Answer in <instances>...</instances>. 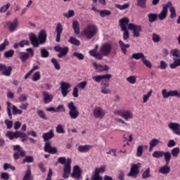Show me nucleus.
<instances>
[{
	"mask_svg": "<svg viewBox=\"0 0 180 180\" xmlns=\"http://www.w3.org/2000/svg\"><path fill=\"white\" fill-rule=\"evenodd\" d=\"M54 50L55 51L60 53L58 55L59 58H62V57H64V56H67V53H68V47L61 48V46H57L54 47Z\"/></svg>",
	"mask_w": 180,
	"mask_h": 180,
	"instance_id": "nucleus-16",
	"label": "nucleus"
},
{
	"mask_svg": "<svg viewBox=\"0 0 180 180\" xmlns=\"http://www.w3.org/2000/svg\"><path fill=\"white\" fill-rule=\"evenodd\" d=\"M40 78H41L40 72H39V71L36 72L33 75L32 81H34V82L39 81V79H40Z\"/></svg>",
	"mask_w": 180,
	"mask_h": 180,
	"instance_id": "nucleus-62",
	"label": "nucleus"
},
{
	"mask_svg": "<svg viewBox=\"0 0 180 180\" xmlns=\"http://www.w3.org/2000/svg\"><path fill=\"white\" fill-rule=\"evenodd\" d=\"M114 115L121 116L126 122L133 119V112L129 110H114Z\"/></svg>",
	"mask_w": 180,
	"mask_h": 180,
	"instance_id": "nucleus-5",
	"label": "nucleus"
},
{
	"mask_svg": "<svg viewBox=\"0 0 180 180\" xmlns=\"http://www.w3.org/2000/svg\"><path fill=\"white\" fill-rule=\"evenodd\" d=\"M0 72L5 77H11L12 74V66L7 67L5 64L0 63Z\"/></svg>",
	"mask_w": 180,
	"mask_h": 180,
	"instance_id": "nucleus-15",
	"label": "nucleus"
},
{
	"mask_svg": "<svg viewBox=\"0 0 180 180\" xmlns=\"http://www.w3.org/2000/svg\"><path fill=\"white\" fill-rule=\"evenodd\" d=\"M143 64L146 66L147 68H151L153 67V64L151 62L147 59V57L145 56V58L142 60Z\"/></svg>",
	"mask_w": 180,
	"mask_h": 180,
	"instance_id": "nucleus-52",
	"label": "nucleus"
},
{
	"mask_svg": "<svg viewBox=\"0 0 180 180\" xmlns=\"http://www.w3.org/2000/svg\"><path fill=\"white\" fill-rule=\"evenodd\" d=\"M18 56L22 61V63H25V61L27 60V58H29V53L26 52H19Z\"/></svg>",
	"mask_w": 180,
	"mask_h": 180,
	"instance_id": "nucleus-36",
	"label": "nucleus"
},
{
	"mask_svg": "<svg viewBox=\"0 0 180 180\" xmlns=\"http://www.w3.org/2000/svg\"><path fill=\"white\" fill-rule=\"evenodd\" d=\"M168 127L170 130H172L174 134H176L180 130V124L178 122H170L168 124Z\"/></svg>",
	"mask_w": 180,
	"mask_h": 180,
	"instance_id": "nucleus-24",
	"label": "nucleus"
},
{
	"mask_svg": "<svg viewBox=\"0 0 180 180\" xmlns=\"http://www.w3.org/2000/svg\"><path fill=\"white\" fill-rule=\"evenodd\" d=\"M75 15V12H74V10H69L68 13H64L63 16L65 18H67L68 19H70V18L74 17Z\"/></svg>",
	"mask_w": 180,
	"mask_h": 180,
	"instance_id": "nucleus-51",
	"label": "nucleus"
},
{
	"mask_svg": "<svg viewBox=\"0 0 180 180\" xmlns=\"http://www.w3.org/2000/svg\"><path fill=\"white\" fill-rule=\"evenodd\" d=\"M161 93L163 99H168L169 97L178 96L179 95V91L177 90L168 91L166 89H162Z\"/></svg>",
	"mask_w": 180,
	"mask_h": 180,
	"instance_id": "nucleus-8",
	"label": "nucleus"
},
{
	"mask_svg": "<svg viewBox=\"0 0 180 180\" xmlns=\"http://www.w3.org/2000/svg\"><path fill=\"white\" fill-rule=\"evenodd\" d=\"M126 81L129 82V84H131L134 85L137 82V76L136 75H131L126 78Z\"/></svg>",
	"mask_w": 180,
	"mask_h": 180,
	"instance_id": "nucleus-37",
	"label": "nucleus"
},
{
	"mask_svg": "<svg viewBox=\"0 0 180 180\" xmlns=\"http://www.w3.org/2000/svg\"><path fill=\"white\" fill-rule=\"evenodd\" d=\"M18 101L19 102H21V103L26 102V101H27V95L20 94V96L18 97Z\"/></svg>",
	"mask_w": 180,
	"mask_h": 180,
	"instance_id": "nucleus-64",
	"label": "nucleus"
},
{
	"mask_svg": "<svg viewBox=\"0 0 180 180\" xmlns=\"http://www.w3.org/2000/svg\"><path fill=\"white\" fill-rule=\"evenodd\" d=\"M163 157L166 165H168L171 161V158H172V155L169 151L163 152Z\"/></svg>",
	"mask_w": 180,
	"mask_h": 180,
	"instance_id": "nucleus-32",
	"label": "nucleus"
},
{
	"mask_svg": "<svg viewBox=\"0 0 180 180\" xmlns=\"http://www.w3.org/2000/svg\"><path fill=\"white\" fill-rule=\"evenodd\" d=\"M160 174H162V175H167L171 172V167L168 166V165H164L162 167H160L159 169Z\"/></svg>",
	"mask_w": 180,
	"mask_h": 180,
	"instance_id": "nucleus-26",
	"label": "nucleus"
},
{
	"mask_svg": "<svg viewBox=\"0 0 180 180\" xmlns=\"http://www.w3.org/2000/svg\"><path fill=\"white\" fill-rule=\"evenodd\" d=\"M68 108H69V116H70L71 119H77L79 116V111L75 106L74 102L71 101L69 103Z\"/></svg>",
	"mask_w": 180,
	"mask_h": 180,
	"instance_id": "nucleus-7",
	"label": "nucleus"
},
{
	"mask_svg": "<svg viewBox=\"0 0 180 180\" xmlns=\"http://www.w3.org/2000/svg\"><path fill=\"white\" fill-rule=\"evenodd\" d=\"M81 169L79 166H75L73 167V172L71 174L72 178L79 180L81 179Z\"/></svg>",
	"mask_w": 180,
	"mask_h": 180,
	"instance_id": "nucleus-23",
	"label": "nucleus"
},
{
	"mask_svg": "<svg viewBox=\"0 0 180 180\" xmlns=\"http://www.w3.org/2000/svg\"><path fill=\"white\" fill-rule=\"evenodd\" d=\"M167 15H168V9H167L165 4H164L160 13L158 15V18L159 20H164V19H167Z\"/></svg>",
	"mask_w": 180,
	"mask_h": 180,
	"instance_id": "nucleus-25",
	"label": "nucleus"
},
{
	"mask_svg": "<svg viewBox=\"0 0 180 180\" xmlns=\"http://www.w3.org/2000/svg\"><path fill=\"white\" fill-rule=\"evenodd\" d=\"M119 46L123 53V54H127V49H129V47H130L129 44H125L124 42H123V41H122L121 39L118 41Z\"/></svg>",
	"mask_w": 180,
	"mask_h": 180,
	"instance_id": "nucleus-28",
	"label": "nucleus"
},
{
	"mask_svg": "<svg viewBox=\"0 0 180 180\" xmlns=\"http://www.w3.org/2000/svg\"><path fill=\"white\" fill-rule=\"evenodd\" d=\"M32 170L30 169V166H28L22 180H32Z\"/></svg>",
	"mask_w": 180,
	"mask_h": 180,
	"instance_id": "nucleus-33",
	"label": "nucleus"
},
{
	"mask_svg": "<svg viewBox=\"0 0 180 180\" xmlns=\"http://www.w3.org/2000/svg\"><path fill=\"white\" fill-rule=\"evenodd\" d=\"M152 157H153V158H162V157H164V151L155 150L152 154Z\"/></svg>",
	"mask_w": 180,
	"mask_h": 180,
	"instance_id": "nucleus-40",
	"label": "nucleus"
},
{
	"mask_svg": "<svg viewBox=\"0 0 180 180\" xmlns=\"http://www.w3.org/2000/svg\"><path fill=\"white\" fill-rule=\"evenodd\" d=\"M158 18V14L157 13H149L148 15V22L150 23H154Z\"/></svg>",
	"mask_w": 180,
	"mask_h": 180,
	"instance_id": "nucleus-35",
	"label": "nucleus"
},
{
	"mask_svg": "<svg viewBox=\"0 0 180 180\" xmlns=\"http://www.w3.org/2000/svg\"><path fill=\"white\" fill-rule=\"evenodd\" d=\"M93 67L95 70L98 71V72H102L103 71H109L110 68L108 66V65H101L98 64L96 62L93 63Z\"/></svg>",
	"mask_w": 180,
	"mask_h": 180,
	"instance_id": "nucleus-17",
	"label": "nucleus"
},
{
	"mask_svg": "<svg viewBox=\"0 0 180 180\" xmlns=\"http://www.w3.org/2000/svg\"><path fill=\"white\" fill-rule=\"evenodd\" d=\"M129 22H130V20L127 18H124L119 20L121 30L122 32H124L123 39L125 41L127 40L129 37H130V34L129 30H127V26L129 27Z\"/></svg>",
	"mask_w": 180,
	"mask_h": 180,
	"instance_id": "nucleus-4",
	"label": "nucleus"
},
{
	"mask_svg": "<svg viewBox=\"0 0 180 180\" xmlns=\"http://www.w3.org/2000/svg\"><path fill=\"white\" fill-rule=\"evenodd\" d=\"M96 33H98V27L94 24L87 25L82 32V36L89 40L96 36Z\"/></svg>",
	"mask_w": 180,
	"mask_h": 180,
	"instance_id": "nucleus-2",
	"label": "nucleus"
},
{
	"mask_svg": "<svg viewBox=\"0 0 180 180\" xmlns=\"http://www.w3.org/2000/svg\"><path fill=\"white\" fill-rule=\"evenodd\" d=\"M56 131L58 134H64V133H65V131L64 130V127L63 126V124L57 125V127H56Z\"/></svg>",
	"mask_w": 180,
	"mask_h": 180,
	"instance_id": "nucleus-47",
	"label": "nucleus"
},
{
	"mask_svg": "<svg viewBox=\"0 0 180 180\" xmlns=\"http://www.w3.org/2000/svg\"><path fill=\"white\" fill-rule=\"evenodd\" d=\"M68 41L71 44H74V46H79L81 44V41H79V40L75 39L74 37H71L68 39Z\"/></svg>",
	"mask_w": 180,
	"mask_h": 180,
	"instance_id": "nucleus-44",
	"label": "nucleus"
},
{
	"mask_svg": "<svg viewBox=\"0 0 180 180\" xmlns=\"http://www.w3.org/2000/svg\"><path fill=\"white\" fill-rule=\"evenodd\" d=\"M112 53V44L105 43L100 48V54H101V59Z\"/></svg>",
	"mask_w": 180,
	"mask_h": 180,
	"instance_id": "nucleus-6",
	"label": "nucleus"
},
{
	"mask_svg": "<svg viewBox=\"0 0 180 180\" xmlns=\"http://www.w3.org/2000/svg\"><path fill=\"white\" fill-rule=\"evenodd\" d=\"M150 167H148L142 174L143 179H147V178H150L151 176V174H150Z\"/></svg>",
	"mask_w": 180,
	"mask_h": 180,
	"instance_id": "nucleus-49",
	"label": "nucleus"
},
{
	"mask_svg": "<svg viewBox=\"0 0 180 180\" xmlns=\"http://www.w3.org/2000/svg\"><path fill=\"white\" fill-rule=\"evenodd\" d=\"M167 9H169L170 12V18L171 19H174L176 18V10L175 9V7L172 5V2L168 1L167 4H165Z\"/></svg>",
	"mask_w": 180,
	"mask_h": 180,
	"instance_id": "nucleus-19",
	"label": "nucleus"
},
{
	"mask_svg": "<svg viewBox=\"0 0 180 180\" xmlns=\"http://www.w3.org/2000/svg\"><path fill=\"white\" fill-rule=\"evenodd\" d=\"M86 85H88V82H86V81H83L77 84L76 87L77 89L79 88L80 89H85Z\"/></svg>",
	"mask_w": 180,
	"mask_h": 180,
	"instance_id": "nucleus-60",
	"label": "nucleus"
},
{
	"mask_svg": "<svg viewBox=\"0 0 180 180\" xmlns=\"http://www.w3.org/2000/svg\"><path fill=\"white\" fill-rule=\"evenodd\" d=\"M30 40L34 47H39V44H44L47 40V32L45 30H41L39 32L38 38L36 34L31 33L30 34Z\"/></svg>",
	"mask_w": 180,
	"mask_h": 180,
	"instance_id": "nucleus-1",
	"label": "nucleus"
},
{
	"mask_svg": "<svg viewBox=\"0 0 180 180\" xmlns=\"http://www.w3.org/2000/svg\"><path fill=\"white\" fill-rule=\"evenodd\" d=\"M9 46V41L7 39H4V42L0 45V51H4L6 46Z\"/></svg>",
	"mask_w": 180,
	"mask_h": 180,
	"instance_id": "nucleus-55",
	"label": "nucleus"
},
{
	"mask_svg": "<svg viewBox=\"0 0 180 180\" xmlns=\"http://www.w3.org/2000/svg\"><path fill=\"white\" fill-rule=\"evenodd\" d=\"M160 143V141L155 138L153 139L150 142H149V151H151L155 146H158Z\"/></svg>",
	"mask_w": 180,
	"mask_h": 180,
	"instance_id": "nucleus-34",
	"label": "nucleus"
},
{
	"mask_svg": "<svg viewBox=\"0 0 180 180\" xmlns=\"http://www.w3.org/2000/svg\"><path fill=\"white\" fill-rule=\"evenodd\" d=\"M92 79L94 82H97L98 84H99V82H101V81L103 80L102 75H97L93 76Z\"/></svg>",
	"mask_w": 180,
	"mask_h": 180,
	"instance_id": "nucleus-61",
	"label": "nucleus"
},
{
	"mask_svg": "<svg viewBox=\"0 0 180 180\" xmlns=\"http://www.w3.org/2000/svg\"><path fill=\"white\" fill-rule=\"evenodd\" d=\"M89 53L90 56L94 57L96 60H102V54H101V52H97L96 49H92Z\"/></svg>",
	"mask_w": 180,
	"mask_h": 180,
	"instance_id": "nucleus-30",
	"label": "nucleus"
},
{
	"mask_svg": "<svg viewBox=\"0 0 180 180\" xmlns=\"http://www.w3.org/2000/svg\"><path fill=\"white\" fill-rule=\"evenodd\" d=\"M44 151L49 154H57V148L51 146V143L46 142L44 146Z\"/></svg>",
	"mask_w": 180,
	"mask_h": 180,
	"instance_id": "nucleus-20",
	"label": "nucleus"
},
{
	"mask_svg": "<svg viewBox=\"0 0 180 180\" xmlns=\"http://www.w3.org/2000/svg\"><path fill=\"white\" fill-rule=\"evenodd\" d=\"M72 27L75 30V34H78L79 33V22L77 20H74L72 22Z\"/></svg>",
	"mask_w": 180,
	"mask_h": 180,
	"instance_id": "nucleus-42",
	"label": "nucleus"
},
{
	"mask_svg": "<svg viewBox=\"0 0 180 180\" xmlns=\"http://www.w3.org/2000/svg\"><path fill=\"white\" fill-rule=\"evenodd\" d=\"M129 30H131L133 32L134 37H140V32H141V26L137 25L136 24L129 23L128 25Z\"/></svg>",
	"mask_w": 180,
	"mask_h": 180,
	"instance_id": "nucleus-10",
	"label": "nucleus"
},
{
	"mask_svg": "<svg viewBox=\"0 0 180 180\" xmlns=\"http://www.w3.org/2000/svg\"><path fill=\"white\" fill-rule=\"evenodd\" d=\"M63 25L61 22H58L56 27V41L57 43H60V40L61 39V33H63Z\"/></svg>",
	"mask_w": 180,
	"mask_h": 180,
	"instance_id": "nucleus-21",
	"label": "nucleus"
},
{
	"mask_svg": "<svg viewBox=\"0 0 180 180\" xmlns=\"http://www.w3.org/2000/svg\"><path fill=\"white\" fill-rule=\"evenodd\" d=\"M42 137L44 141H47V140H51V139H53V137H54V132L53 131V129L50 130L47 133H44Z\"/></svg>",
	"mask_w": 180,
	"mask_h": 180,
	"instance_id": "nucleus-31",
	"label": "nucleus"
},
{
	"mask_svg": "<svg viewBox=\"0 0 180 180\" xmlns=\"http://www.w3.org/2000/svg\"><path fill=\"white\" fill-rule=\"evenodd\" d=\"M152 40L154 43H160L161 41V37L155 33L152 35Z\"/></svg>",
	"mask_w": 180,
	"mask_h": 180,
	"instance_id": "nucleus-54",
	"label": "nucleus"
},
{
	"mask_svg": "<svg viewBox=\"0 0 180 180\" xmlns=\"http://www.w3.org/2000/svg\"><path fill=\"white\" fill-rule=\"evenodd\" d=\"M179 153H180L179 147H176L171 150L170 154H172V157H174V158H178V156L179 155Z\"/></svg>",
	"mask_w": 180,
	"mask_h": 180,
	"instance_id": "nucleus-39",
	"label": "nucleus"
},
{
	"mask_svg": "<svg viewBox=\"0 0 180 180\" xmlns=\"http://www.w3.org/2000/svg\"><path fill=\"white\" fill-rule=\"evenodd\" d=\"M71 159L68 158L67 162L64 165L63 175L64 179H68V176H70V174H71Z\"/></svg>",
	"mask_w": 180,
	"mask_h": 180,
	"instance_id": "nucleus-11",
	"label": "nucleus"
},
{
	"mask_svg": "<svg viewBox=\"0 0 180 180\" xmlns=\"http://www.w3.org/2000/svg\"><path fill=\"white\" fill-rule=\"evenodd\" d=\"M13 150L14 151H18L13 154L14 160H19V157H25L26 155V152L22 150V148L19 145L14 146Z\"/></svg>",
	"mask_w": 180,
	"mask_h": 180,
	"instance_id": "nucleus-12",
	"label": "nucleus"
},
{
	"mask_svg": "<svg viewBox=\"0 0 180 180\" xmlns=\"http://www.w3.org/2000/svg\"><path fill=\"white\" fill-rule=\"evenodd\" d=\"M153 94V89H150L146 94L143 96V103H147L148 99H150L151 95Z\"/></svg>",
	"mask_w": 180,
	"mask_h": 180,
	"instance_id": "nucleus-41",
	"label": "nucleus"
},
{
	"mask_svg": "<svg viewBox=\"0 0 180 180\" xmlns=\"http://www.w3.org/2000/svg\"><path fill=\"white\" fill-rule=\"evenodd\" d=\"M99 13L101 18H105V16H109L112 13L109 10H103L99 11Z\"/></svg>",
	"mask_w": 180,
	"mask_h": 180,
	"instance_id": "nucleus-58",
	"label": "nucleus"
},
{
	"mask_svg": "<svg viewBox=\"0 0 180 180\" xmlns=\"http://www.w3.org/2000/svg\"><path fill=\"white\" fill-rule=\"evenodd\" d=\"M93 115L96 119H103L106 113L105 112V110H103V108L101 107H96L93 110Z\"/></svg>",
	"mask_w": 180,
	"mask_h": 180,
	"instance_id": "nucleus-14",
	"label": "nucleus"
},
{
	"mask_svg": "<svg viewBox=\"0 0 180 180\" xmlns=\"http://www.w3.org/2000/svg\"><path fill=\"white\" fill-rule=\"evenodd\" d=\"M15 139H19V137H20V139L23 137H26V134L25 132H20L19 131H16L15 132Z\"/></svg>",
	"mask_w": 180,
	"mask_h": 180,
	"instance_id": "nucleus-63",
	"label": "nucleus"
},
{
	"mask_svg": "<svg viewBox=\"0 0 180 180\" xmlns=\"http://www.w3.org/2000/svg\"><path fill=\"white\" fill-rule=\"evenodd\" d=\"M42 96L44 99V103L46 104L50 103V102H52L54 98V96L53 94H50L47 91H43Z\"/></svg>",
	"mask_w": 180,
	"mask_h": 180,
	"instance_id": "nucleus-22",
	"label": "nucleus"
},
{
	"mask_svg": "<svg viewBox=\"0 0 180 180\" xmlns=\"http://www.w3.org/2000/svg\"><path fill=\"white\" fill-rule=\"evenodd\" d=\"M106 171V165H102L101 167L96 168L94 175H99V174H103Z\"/></svg>",
	"mask_w": 180,
	"mask_h": 180,
	"instance_id": "nucleus-38",
	"label": "nucleus"
},
{
	"mask_svg": "<svg viewBox=\"0 0 180 180\" xmlns=\"http://www.w3.org/2000/svg\"><path fill=\"white\" fill-rule=\"evenodd\" d=\"M70 88H71V84L65 82H60L61 94L64 98L70 94Z\"/></svg>",
	"mask_w": 180,
	"mask_h": 180,
	"instance_id": "nucleus-13",
	"label": "nucleus"
},
{
	"mask_svg": "<svg viewBox=\"0 0 180 180\" xmlns=\"http://www.w3.org/2000/svg\"><path fill=\"white\" fill-rule=\"evenodd\" d=\"M143 151L144 147L142 145L139 146L136 148V157H141Z\"/></svg>",
	"mask_w": 180,
	"mask_h": 180,
	"instance_id": "nucleus-48",
	"label": "nucleus"
},
{
	"mask_svg": "<svg viewBox=\"0 0 180 180\" xmlns=\"http://www.w3.org/2000/svg\"><path fill=\"white\" fill-rule=\"evenodd\" d=\"M91 148H92V146H91L90 145H81L78 146L77 150L79 151V153H88V151L91 150Z\"/></svg>",
	"mask_w": 180,
	"mask_h": 180,
	"instance_id": "nucleus-27",
	"label": "nucleus"
},
{
	"mask_svg": "<svg viewBox=\"0 0 180 180\" xmlns=\"http://www.w3.org/2000/svg\"><path fill=\"white\" fill-rule=\"evenodd\" d=\"M137 6L146 9L147 8V0H136Z\"/></svg>",
	"mask_w": 180,
	"mask_h": 180,
	"instance_id": "nucleus-43",
	"label": "nucleus"
},
{
	"mask_svg": "<svg viewBox=\"0 0 180 180\" xmlns=\"http://www.w3.org/2000/svg\"><path fill=\"white\" fill-rule=\"evenodd\" d=\"M49 53L46 49H41V57L43 58H47L49 57Z\"/></svg>",
	"mask_w": 180,
	"mask_h": 180,
	"instance_id": "nucleus-59",
	"label": "nucleus"
},
{
	"mask_svg": "<svg viewBox=\"0 0 180 180\" xmlns=\"http://www.w3.org/2000/svg\"><path fill=\"white\" fill-rule=\"evenodd\" d=\"M12 110H13V115H22V113H23V110L18 108V107H16V105H12Z\"/></svg>",
	"mask_w": 180,
	"mask_h": 180,
	"instance_id": "nucleus-45",
	"label": "nucleus"
},
{
	"mask_svg": "<svg viewBox=\"0 0 180 180\" xmlns=\"http://www.w3.org/2000/svg\"><path fill=\"white\" fill-rule=\"evenodd\" d=\"M141 167V163H137V164H132L131 165V170L127 174V176H131V178H136L137 175H139V173L140 171L139 170V168Z\"/></svg>",
	"mask_w": 180,
	"mask_h": 180,
	"instance_id": "nucleus-9",
	"label": "nucleus"
},
{
	"mask_svg": "<svg viewBox=\"0 0 180 180\" xmlns=\"http://www.w3.org/2000/svg\"><path fill=\"white\" fill-rule=\"evenodd\" d=\"M11 8V3H7L0 8V13H5Z\"/></svg>",
	"mask_w": 180,
	"mask_h": 180,
	"instance_id": "nucleus-46",
	"label": "nucleus"
},
{
	"mask_svg": "<svg viewBox=\"0 0 180 180\" xmlns=\"http://www.w3.org/2000/svg\"><path fill=\"white\" fill-rule=\"evenodd\" d=\"M170 56L173 60V63L169 65L170 68L175 70L177 67H180V50L178 49H171Z\"/></svg>",
	"mask_w": 180,
	"mask_h": 180,
	"instance_id": "nucleus-3",
	"label": "nucleus"
},
{
	"mask_svg": "<svg viewBox=\"0 0 180 180\" xmlns=\"http://www.w3.org/2000/svg\"><path fill=\"white\" fill-rule=\"evenodd\" d=\"M7 26L8 27V30L11 33L15 32L16 29H18V26H19L18 18H15L13 22H7Z\"/></svg>",
	"mask_w": 180,
	"mask_h": 180,
	"instance_id": "nucleus-18",
	"label": "nucleus"
},
{
	"mask_svg": "<svg viewBox=\"0 0 180 180\" xmlns=\"http://www.w3.org/2000/svg\"><path fill=\"white\" fill-rule=\"evenodd\" d=\"M37 113L41 119H44V120H47V116H46V113H44V111L41 110H37Z\"/></svg>",
	"mask_w": 180,
	"mask_h": 180,
	"instance_id": "nucleus-57",
	"label": "nucleus"
},
{
	"mask_svg": "<svg viewBox=\"0 0 180 180\" xmlns=\"http://www.w3.org/2000/svg\"><path fill=\"white\" fill-rule=\"evenodd\" d=\"M129 6H130V4L129 3H127V4H123V5L115 4V7L117 9H120V11H123L124 9H127Z\"/></svg>",
	"mask_w": 180,
	"mask_h": 180,
	"instance_id": "nucleus-53",
	"label": "nucleus"
},
{
	"mask_svg": "<svg viewBox=\"0 0 180 180\" xmlns=\"http://www.w3.org/2000/svg\"><path fill=\"white\" fill-rule=\"evenodd\" d=\"M51 61L58 71L61 70V66L60 65V63H58L57 59L53 58Z\"/></svg>",
	"mask_w": 180,
	"mask_h": 180,
	"instance_id": "nucleus-50",
	"label": "nucleus"
},
{
	"mask_svg": "<svg viewBox=\"0 0 180 180\" xmlns=\"http://www.w3.org/2000/svg\"><path fill=\"white\" fill-rule=\"evenodd\" d=\"M14 54H15V51L11 49L9 51L4 52V57L6 58H11V57H13Z\"/></svg>",
	"mask_w": 180,
	"mask_h": 180,
	"instance_id": "nucleus-56",
	"label": "nucleus"
},
{
	"mask_svg": "<svg viewBox=\"0 0 180 180\" xmlns=\"http://www.w3.org/2000/svg\"><path fill=\"white\" fill-rule=\"evenodd\" d=\"M145 56L144 53H143L142 52H139V53H134L131 55V58L133 60H141V61H143V59L145 58Z\"/></svg>",
	"mask_w": 180,
	"mask_h": 180,
	"instance_id": "nucleus-29",
	"label": "nucleus"
}]
</instances>
